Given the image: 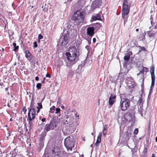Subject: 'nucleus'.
<instances>
[{
	"label": "nucleus",
	"mask_w": 157,
	"mask_h": 157,
	"mask_svg": "<svg viewBox=\"0 0 157 157\" xmlns=\"http://www.w3.org/2000/svg\"><path fill=\"white\" fill-rule=\"evenodd\" d=\"M66 55L68 60L66 65L71 67L78 60L80 54L79 52L77 50L76 47L72 46L69 47L68 52L66 53Z\"/></svg>",
	"instance_id": "nucleus-1"
},
{
	"label": "nucleus",
	"mask_w": 157,
	"mask_h": 157,
	"mask_svg": "<svg viewBox=\"0 0 157 157\" xmlns=\"http://www.w3.org/2000/svg\"><path fill=\"white\" fill-rule=\"evenodd\" d=\"M85 16V12L83 11H77L74 13L71 19L75 25L78 26L83 22Z\"/></svg>",
	"instance_id": "nucleus-2"
},
{
	"label": "nucleus",
	"mask_w": 157,
	"mask_h": 157,
	"mask_svg": "<svg viewBox=\"0 0 157 157\" xmlns=\"http://www.w3.org/2000/svg\"><path fill=\"white\" fill-rule=\"evenodd\" d=\"M130 8L128 6L127 0H124L123 3V6L122 11V17L124 19V24L127 22L128 16L127 15L129 12Z\"/></svg>",
	"instance_id": "nucleus-3"
},
{
	"label": "nucleus",
	"mask_w": 157,
	"mask_h": 157,
	"mask_svg": "<svg viewBox=\"0 0 157 157\" xmlns=\"http://www.w3.org/2000/svg\"><path fill=\"white\" fill-rule=\"evenodd\" d=\"M64 145L67 151L72 150L75 145V141L72 137L69 136L64 140Z\"/></svg>",
	"instance_id": "nucleus-4"
},
{
	"label": "nucleus",
	"mask_w": 157,
	"mask_h": 157,
	"mask_svg": "<svg viewBox=\"0 0 157 157\" xmlns=\"http://www.w3.org/2000/svg\"><path fill=\"white\" fill-rule=\"evenodd\" d=\"M130 103V101L129 99L123 98L121 100L119 107L122 111H125L129 108Z\"/></svg>",
	"instance_id": "nucleus-5"
},
{
	"label": "nucleus",
	"mask_w": 157,
	"mask_h": 157,
	"mask_svg": "<svg viewBox=\"0 0 157 157\" xmlns=\"http://www.w3.org/2000/svg\"><path fill=\"white\" fill-rule=\"evenodd\" d=\"M29 111L28 114L27 120L29 121H32L34 119L35 117L36 112L34 109H29L28 108Z\"/></svg>",
	"instance_id": "nucleus-6"
},
{
	"label": "nucleus",
	"mask_w": 157,
	"mask_h": 157,
	"mask_svg": "<svg viewBox=\"0 0 157 157\" xmlns=\"http://www.w3.org/2000/svg\"><path fill=\"white\" fill-rule=\"evenodd\" d=\"M144 102L143 99L142 98V95H141V97L139 98L137 103L138 111L140 114H142V113Z\"/></svg>",
	"instance_id": "nucleus-7"
},
{
	"label": "nucleus",
	"mask_w": 157,
	"mask_h": 157,
	"mask_svg": "<svg viewBox=\"0 0 157 157\" xmlns=\"http://www.w3.org/2000/svg\"><path fill=\"white\" fill-rule=\"evenodd\" d=\"M150 73L151 75V89H152L154 87L155 82V75L154 74L155 67H152L151 68Z\"/></svg>",
	"instance_id": "nucleus-8"
},
{
	"label": "nucleus",
	"mask_w": 157,
	"mask_h": 157,
	"mask_svg": "<svg viewBox=\"0 0 157 157\" xmlns=\"http://www.w3.org/2000/svg\"><path fill=\"white\" fill-rule=\"evenodd\" d=\"M94 29L92 26L88 27L87 29V35L89 36H92L94 35Z\"/></svg>",
	"instance_id": "nucleus-9"
},
{
	"label": "nucleus",
	"mask_w": 157,
	"mask_h": 157,
	"mask_svg": "<svg viewBox=\"0 0 157 157\" xmlns=\"http://www.w3.org/2000/svg\"><path fill=\"white\" fill-rule=\"evenodd\" d=\"M101 0H95L92 4V6L94 9L98 8L101 5Z\"/></svg>",
	"instance_id": "nucleus-10"
},
{
	"label": "nucleus",
	"mask_w": 157,
	"mask_h": 157,
	"mask_svg": "<svg viewBox=\"0 0 157 157\" xmlns=\"http://www.w3.org/2000/svg\"><path fill=\"white\" fill-rule=\"evenodd\" d=\"M116 96L114 94H111L109 98V104L110 105H112L116 100Z\"/></svg>",
	"instance_id": "nucleus-11"
},
{
	"label": "nucleus",
	"mask_w": 157,
	"mask_h": 157,
	"mask_svg": "<svg viewBox=\"0 0 157 157\" xmlns=\"http://www.w3.org/2000/svg\"><path fill=\"white\" fill-rule=\"evenodd\" d=\"M49 125L50 128L51 130H53L57 126L58 122L54 121H51L49 124H48Z\"/></svg>",
	"instance_id": "nucleus-12"
},
{
	"label": "nucleus",
	"mask_w": 157,
	"mask_h": 157,
	"mask_svg": "<svg viewBox=\"0 0 157 157\" xmlns=\"http://www.w3.org/2000/svg\"><path fill=\"white\" fill-rule=\"evenodd\" d=\"M126 117L127 121L130 122L134 119V116L131 115L130 113H128L126 114Z\"/></svg>",
	"instance_id": "nucleus-13"
},
{
	"label": "nucleus",
	"mask_w": 157,
	"mask_h": 157,
	"mask_svg": "<svg viewBox=\"0 0 157 157\" xmlns=\"http://www.w3.org/2000/svg\"><path fill=\"white\" fill-rule=\"evenodd\" d=\"M101 136L102 133L101 132H100L98 136V138L96 142L94 144V145H96V146H98L99 145V143H100L101 141Z\"/></svg>",
	"instance_id": "nucleus-14"
},
{
	"label": "nucleus",
	"mask_w": 157,
	"mask_h": 157,
	"mask_svg": "<svg viewBox=\"0 0 157 157\" xmlns=\"http://www.w3.org/2000/svg\"><path fill=\"white\" fill-rule=\"evenodd\" d=\"M61 40H62V42H61V44L63 45H67V36H61Z\"/></svg>",
	"instance_id": "nucleus-15"
},
{
	"label": "nucleus",
	"mask_w": 157,
	"mask_h": 157,
	"mask_svg": "<svg viewBox=\"0 0 157 157\" xmlns=\"http://www.w3.org/2000/svg\"><path fill=\"white\" fill-rule=\"evenodd\" d=\"M23 50L24 51V52L25 54V57L26 58L30 57L31 54L29 51L26 50V48L25 47H24Z\"/></svg>",
	"instance_id": "nucleus-16"
},
{
	"label": "nucleus",
	"mask_w": 157,
	"mask_h": 157,
	"mask_svg": "<svg viewBox=\"0 0 157 157\" xmlns=\"http://www.w3.org/2000/svg\"><path fill=\"white\" fill-rule=\"evenodd\" d=\"M127 82V83L128 86L130 88H133L136 86V83L134 81H133Z\"/></svg>",
	"instance_id": "nucleus-17"
},
{
	"label": "nucleus",
	"mask_w": 157,
	"mask_h": 157,
	"mask_svg": "<svg viewBox=\"0 0 157 157\" xmlns=\"http://www.w3.org/2000/svg\"><path fill=\"white\" fill-rule=\"evenodd\" d=\"M94 29L97 30H98L101 27V24L99 23H97L95 24H94L92 25Z\"/></svg>",
	"instance_id": "nucleus-18"
},
{
	"label": "nucleus",
	"mask_w": 157,
	"mask_h": 157,
	"mask_svg": "<svg viewBox=\"0 0 157 157\" xmlns=\"http://www.w3.org/2000/svg\"><path fill=\"white\" fill-rule=\"evenodd\" d=\"M47 133L43 131L40 135V140L44 141L45 136L46 135Z\"/></svg>",
	"instance_id": "nucleus-19"
},
{
	"label": "nucleus",
	"mask_w": 157,
	"mask_h": 157,
	"mask_svg": "<svg viewBox=\"0 0 157 157\" xmlns=\"http://www.w3.org/2000/svg\"><path fill=\"white\" fill-rule=\"evenodd\" d=\"M51 130L49 125L47 124L45 126L44 131L47 133V132Z\"/></svg>",
	"instance_id": "nucleus-20"
},
{
	"label": "nucleus",
	"mask_w": 157,
	"mask_h": 157,
	"mask_svg": "<svg viewBox=\"0 0 157 157\" xmlns=\"http://www.w3.org/2000/svg\"><path fill=\"white\" fill-rule=\"evenodd\" d=\"M92 18L94 21L96 20H101V16L98 14H97L96 16H93Z\"/></svg>",
	"instance_id": "nucleus-21"
},
{
	"label": "nucleus",
	"mask_w": 157,
	"mask_h": 157,
	"mask_svg": "<svg viewBox=\"0 0 157 157\" xmlns=\"http://www.w3.org/2000/svg\"><path fill=\"white\" fill-rule=\"evenodd\" d=\"M39 147H38L39 149H41L43 148L44 146V141L40 140V143L39 144Z\"/></svg>",
	"instance_id": "nucleus-22"
},
{
	"label": "nucleus",
	"mask_w": 157,
	"mask_h": 157,
	"mask_svg": "<svg viewBox=\"0 0 157 157\" xmlns=\"http://www.w3.org/2000/svg\"><path fill=\"white\" fill-rule=\"evenodd\" d=\"M140 73L141 74V76H142V82H143V85L144 84V71H143V70L142 69L141 71H140Z\"/></svg>",
	"instance_id": "nucleus-23"
},
{
	"label": "nucleus",
	"mask_w": 157,
	"mask_h": 157,
	"mask_svg": "<svg viewBox=\"0 0 157 157\" xmlns=\"http://www.w3.org/2000/svg\"><path fill=\"white\" fill-rule=\"evenodd\" d=\"M85 65V62L84 61H83V62H82V63L79 65L78 66V68L77 70H79V69H81Z\"/></svg>",
	"instance_id": "nucleus-24"
},
{
	"label": "nucleus",
	"mask_w": 157,
	"mask_h": 157,
	"mask_svg": "<svg viewBox=\"0 0 157 157\" xmlns=\"http://www.w3.org/2000/svg\"><path fill=\"white\" fill-rule=\"evenodd\" d=\"M131 133L130 132H129L128 131H127L126 134V139L128 140H129V138L131 136Z\"/></svg>",
	"instance_id": "nucleus-25"
},
{
	"label": "nucleus",
	"mask_w": 157,
	"mask_h": 157,
	"mask_svg": "<svg viewBox=\"0 0 157 157\" xmlns=\"http://www.w3.org/2000/svg\"><path fill=\"white\" fill-rule=\"evenodd\" d=\"M147 148H146V147L144 148L143 152V156L144 157H146L147 156Z\"/></svg>",
	"instance_id": "nucleus-26"
},
{
	"label": "nucleus",
	"mask_w": 157,
	"mask_h": 157,
	"mask_svg": "<svg viewBox=\"0 0 157 157\" xmlns=\"http://www.w3.org/2000/svg\"><path fill=\"white\" fill-rule=\"evenodd\" d=\"M124 59L125 61H127L129 60L130 59V55L128 54L124 56Z\"/></svg>",
	"instance_id": "nucleus-27"
},
{
	"label": "nucleus",
	"mask_w": 157,
	"mask_h": 157,
	"mask_svg": "<svg viewBox=\"0 0 157 157\" xmlns=\"http://www.w3.org/2000/svg\"><path fill=\"white\" fill-rule=\"evenodd\" d=\"M126 79L127 81V82L133 81H134V80L132 78L131 76L127 77L126 78Z\"/></svg>",
	"instance_id": "nucleus-28"
},
{
	"label": "nucleus",
	"mask_w": 157,
	"mask_h": 157,
	"mask_svg": "<svg viewBox=\"0 0 157 157\" xmlns=\"http://www.w3.org/2000/svg\"><path fill=\"white\" fill-rule=\"evenodd\" d=\"M13 45L14 48V50L15 51H16V50L19 48L18 46H16V44L15 43H13Z\"/></svg>",
	"instance_id": "nucleus-29"
},
{
	"label": "nucleus",
	"mask_w": 157,
	"mask_h": 157,
	"mask_svg": "<svg viewBox=\"0 0 157 157\" xmlns=\"http://www.w3.org/2000/svg\"><path fill=\"white\" fill-rule=\"evenodd\" d=\"M139 47L141 49L139 50V52H141V51H146V49L144 47H141L140 46H139Z\"/></svg>",
	"instance_id": "nucleus-30"
},
{
	"label": "nucleus",
	"mask_w": 157,
	"mask_h": 157,
	"mask_svg": "<svg viewBox=\"0 0 157 157\" xmlns=\"http://www.w3.org/2000/svg\"><path fill=\"white\" fill-rule=\"evenodd\" d=\"M55 108V106H53L52 107L50 108V112L52 113H53L54 112Z\"/></svg>",
	"instance_id": "nucleus-31"
},
{
	"label": "nucleus",
	"mask_w": 157,
	"mask_h": 157,
	"mask_svg": "<svg viewBox=\"0 0 157 157\" xmlns=\"http://www.w3.org/2000/svg\"><path fill=\"white\" fill-rule=\"evenodd\" d=\"M142 69L143 71L146 73L148 71V68L146 67H145L143 66H142Z\"/></svg>",
	"instance_id": "nucleus-32"
},
{
	"label": "nucleus",
	"mask_w": 157,
	"mask_h": 157,
	"mask_svg": "<svg viewBox=\"0 0 157 157\" xmlns=\"http://www.w3.org/2000/svg\"><path fill=\"white\" fill-rule=\"evenodd\" d=\"M41 84L40 83H37L36 85V87L38 90L41 89Z\"/></svg>",
	"instance_id": "nucleus-33"
},
{
	"label": "nucleus",
	"mask_w": 157,
	"mask_h": 157,
	"mask_svg": "<svg viewBox=\"0 0 157 157\" xmlns=\"http://www.w3.org/2000/svg\"><path fill=\"white\" fill-rule=\"evenodd\" d=\"M138 128H135L134 131V133L136 135L138 134Z\"/></svg>",
	"instance_id": "nucleus-34"
},
{
	"label": "nucleus",
	"mask_w": 157,
	"mask_h": 157,
	"mask_svg": "<svg viewBox=\"0 0 157 157\" xmlns=\"http://www.w3.org/2000/svg\"><path fill=\"white\" fill-rule=\"evenodd\" d=\"M37 105H38V107L40 109H41L42 108V104L41 103H37Z\"/></svg>",
	"instance_id": "nucleus-35"
},
{
	"label": "nucleus",
	"mask_w": 157,
	"mask_h": 157,
	"mask_svg": "<svg viewBox=\"0 0 157 157\" xmlns=\"http://www.w3.org/2000/svg\"><path fill=\"white\" fill-rule=\"evenodd\" d=\"M56 112H55V113L56 114L58 113L60 111V109L59 108H57L56 109Z\"/></svg>",
	"instance_id": "nucleus-36"
},
{
	"label": "nucleus",
	"mask_w": 157,
	"mask_h": 157,
	"mask_svg": "<svg viewBox=\"0 0 157 157\" xmlns=\"http://www.w3.org/2000/svg\"><path fill=\"white\" fill-rule=\"evenodd\" d=\"M52 154H56V153H57V152L56 151V148L54 147V148L52 150Z\"/></svg>",
	"instance_id": "nucleus-37"
},
{
	"label": "nucleus",
	"mask_w": 157,
	"mask_h": 157,
	"mask_svg": "<svg viewBox=\"0 0 157 157\" xmlns=\"http://www.w3.org/2000/svg\"><path fill=\"white\" fill-rule=\"evenodd\" d=\"M33 45H33L34 48H36L37 47V42L36 41L34 42Z\"/></svg>",
	"instance_id": "nucleus-38"
},
{
	"label": "nucleus",
	"mask_w": 157,
	"mask_h": 157,
	"mask_svg": "<svg viewBox=\"0 0 157 157\" xmlns=\"http://www.w3.org/2000/svg\"><path fill=\"white\" fill-rule=\"evenodd\" d=\"M148 35L150 37H152L154 36V34L151 33V32H149Z\"/></svg>",
	"instance_id": "nucleus-39"
},
{
	"label": "nucleus",
	"mask_w": 157,
	"mask_h": 157,
	"mask_svg": "<svg viewBox=\"0 0 157 157\" xmlns=\"http://www.w3.org/2000/svg\"><path fill=\"white\" fill-rule=\"evenodd\" d=\"M29 127L31 128V127L33 125V122L31 121H29Z\"/></svg>",
	"instance_id": "nucleus-40"
},
{
	"label": "nucleus",
	"mask_w": 157,
	"mask_h": 157,
	"mask_svg": "<svg viewBox=\"0 0 157 157\" xmlns=\"http://www.w3.org/2000/svg\"><path fill=\"white\" fill-rule=\"evenodd\" d=\"M43 38V36L42 35H41V34L39 35L38 36V39L39 40L41 39H42Z\"/></svg>",
	"instance_id": "nucleus-41"
},
{
	"label": "nucleus",
	"mask_w": 157,
	"mask_h": 157,
	"mask_svg": "<svg viewBox=\"0 0 157 157\" xmlns=\"http://www.w3.org/2000/svg\"><path fill=\"white\" fill-rule=\"evenodd\" d=\"M108 128L107 127V125H105L103 128V130H107Z\"/></svg>",
	"instance_id": "nucleus-42"
},
{
	"label": "nucleus",
	"mask_w": 157,
	"mask_h": 157,
	"mask_svg": "<svg viewBox=\"0 0 157 157\" xmlns=\"http://www.w3.org/2000/svg\"><path fill=\"white\" fill-rule=\"evenodd\" d=\"M107 130H105V131H104L103 130V135L104 136H105L106 135V134L107 133Z\"/></svg>",
	"instance_id": "nucleus-43"
},
{
	"label": "nucleus",
	"mask_w": 157,
	"mask_h": 157,
	"mask_svg": "<svg viewBox=\"0 0 157 157\" xmlns=\"http://www.w3.org/2000/svg\"><path fill=\"white\" fill-rule=\"evenodd\" d=\"M23 111L24 112V113H25L26 111H27V109L25 107H24L23 108Z\"/></svg>",
	"instance_id": "nucleus-44"
},
{
	"label": "nucleus",
	"mask_w": 157,
	"mask_h": 157,
	"mask_svg": "<svg viewBox=\"0 0 157 157\" xmlns=\"http://www.w3.org/2000/svg\"><path fill=\"white\" fill-rule=\"evenodd\" d=\"M60 152L61 153V154H65L66 153V151H62Z\"/></svg>",
	"instance_id": "nucleus-45"
},
{
	"label": "nucleus",
	"mask_w": 157,
	"mask_h": 157,
	"mask_svg": "<svg viewBox=\"0 0 157 157\" xmlns=\"http://www.w3.org/2000/svg\"><path fill=\"white\" fill-rule=\"evenodd\" d=\"M46 77H49V78H50L51 75L49 74H47L46 75Z\"/></svg>",
	"instance_id": "nucleus-46"
},
{
	"label": "nucleus",
	"mask_w": 157,
	"mask_h": 157,
	"mask_svg": "<svg viewBox=\"0 0 157 157\" xmlns=\"http://www.w3.org/2000/svg\"><path fill=\"white\" fill-rule=\"evenodd\" d=\"M45 120H46V118H42L41 119V121H42V122H44L45 121Z\"/></svg>",
	"instance_id": "nucleus-47"
},
{
	"label": "nucleus",
	"mask_w": 157,
	"mask_h": 157,
	"mask_svg": "<svg viewBox=\"0 0 157 157\" xmlns=\"http://www.w3.org/2000/svg\"><path fill=\"white\" fill-rule=\"evenodd\" d=\"M96 39L95 38H94L93 39V42L94 43H95L96 42Z\"/></svg>",
	"instance_id": "nucleus-48"
},
{
	"label": "nucleus",
	"mask_w": 157,
	"mask_h": 157,
	"mask_svg": "<svg viewBox=\"0 0 157 157\" xmlns=\"http://www.w3.org/2000/svg\"><path fill=\"white\" fill-rule=\"evenodd\" d=\"M35 80L36 81H38L39 80V77L37 76H36L35 77Z\"/></svg>",
	"instance_id": "nucleus-49"
},
{
	"label": "nucleus",
	"mask_w": 157,
	"mask_h": 157,
	"mask_svg": "<svg viewBox=\"0 0 157 157\" xmlns=\"http://www.w3.org/2000/svg\"><path fill=\"white\" fill-rule=\"evenodd\" d=\"M54 157H59V155L57 153V154H56Z\"/></svg>",
	"instance_id": "nucleus-50"
},
{
	"label": "nucleus",
	"mask_w": 157,
	"mask_h": 157,
	"mask_svg": "<svg viewBox=\"0 0 157 157\" xmlns=\"http://www.w3.org/2000/svg\"><path fill=\"white\" fill-rule=\"evenodd\" d=\"M37 109H38V110L37 111V113H39V112L40 111V109L38 107H37Z\"/></svg>",
	"instance_id": "nucleus-51"
},
{
	"label": "nucleus",
	"mask_w": 157,
	"mask_h": 157,
	"mask_svg": "<svg viewBox=\"0 0 157 157\" xmlns=\"http://www.w3.org/2000/svg\"><path fill=\"white\" fill-rule=\"evenodd\" d=\"M79 116L78 115H77V113L75 114V117H78Z\"/></svg>",
	"instance_id": "nucleus-52"
},
{
	"label": "nucleus",
	"mask_w": 157,
	"mask_h": 157,
	"mask_svg": "<svg viewBox=\"0 0 157 157\" xmlns=\"http://www.w3.org/2000/svg\"><path fill=\"white\" fill-rule=\"evenodd\" d=\"M151 157H155V155L154 154H153L152 155Z\"/></svg>",
	"instance_id": "nucleus-53"
},
{
	"label": "nucleus",
	"mask_w": 157,
	"mask_h": 157,
	"mask_svg": "<svg viewBox=\"0 0 157 157\" xmlns=\"http://www.w3.org/2000/svg\"><path fill=\"white\" fill-rule=\"evenodd\" d=\"M61 108L62 109H64V106L63 105H62L61 106Z\"/></svg>",
	"instance_id": "nucleus-54"
},
{
	"label": "nucleus",
	"mask_w": 157,
	"mask_h": 157,
	"mask_svg": "<svg viewBox=\"0 0 157 157\" xmlns=\"http://www.w3.org/2000/svg\"><path fill=\"white\" fill-rule=\"evenodd\" d=\"M140 75H141V74L140 73V72H139V73L137 74V76H139Z\"/></svg>",
	"instance_id": "nucleus-55"
},
{
	"label": "nucleus",
	"mask_w": 157,
	"mask_h": 157,
	"mask_svg": "<svg viewBox=\"0 0 157 157\" xmlns=\"http://www.w3.org/2000/svg\"><path fill=\"white\" fill-rule=\"evenodd\" d=\"M5 90H6V91H7L8 90V88H5Z\"/></svg>",
	"instance_id": "nucleus-56"
},
{
	"label": "nucleus",
	"mask_w": 157,
	"mask_h": 157,
	"mask_svg": "<svg viewBox=\"0 0 157 157\" xmlns=\"http://www.w3.org/2000/svg\"><path fill=\"white\" fill-rule=\"evenodd\" d=\"M155 29H157V24H156V25H155Z\"/></svg>",
	"instance_id": "nucleus-57"
},
{
	"label": "nucleus",
	"mask_w": 157,
	"mask_h": 157,
	"mask_svg": "<svg viewBox=\"0 0 157 157\" xmlns=\"http://www.w3.org/2000/svg\"><path fill=\"white\" fill-rule=\"evenodd\" d=\"M1 48L2 49V51L3 52L4 51V49L2 48Z\"/></svg>",
	"instance_id": "nucleus-58"
},
{
	"label": "nucleus",
	"mask_w": 157,
	"mask_h": 157,
	"mask_svg": "<svg viewBox=\"0 0 157 157\" xmlns=\"http://www.w3.org/2000/svg\"><path fill=\"white\" fill-rule=\"evenodd\" d=\"M88 42L90 44L91 43L90 40H88Z\"/></svg>",
	"instance_id": "nucleus-59"
},
{
	"label": "nucleus",
	"mask_w": 157,
	"mask_h": 157,
	"mask_svg": "<svg viewBox=\"0 0 157 157\" xmlns=\"http://www.w3.org/2000/svg\"><path fill=\"white\" fill-rule=\"evenodd\" d=\"M44 82H45V81H44V80H43L42 81V83H44Z\"/></svg>",
	"instance_id": "nucleus-60"
},
{
	"label": "nucleus",
	"mask_w": 157,
	"mask_h": 157,
	"mask_svg": "<svg viewBox=\"0 0 157 157\" xmlns=\"http://www.w3.org/2000/svg\"><path fill=\"white\" fill-rule=\"evenodd\" d=\"M88 47H89L88 46H86V48L87 49H88Z\"/></svg>",
	"instance_id": "nucleus-61"
},
{
	"label": "nucleus",
	"mask_w": 157,
	"mask_h": 157,
	"mask_svg": "<svg viewBox=\"0 0 157 157\" xmlns=\"http://www.w3.org/2000/svg\"><path fill=\"white\" fill-rule=\"evenodd\" d=\"M8 136H10V133H9V132L8 133Z\"/></svg>",
	"instance_id": "nucleus-62"
},
{
	"label": "nucleus",
	"mask_w": 157,
	"mask_h": 157,
	"mask_svg": "<svg viewBox=\"0 0 157 157\" xmlns=\"http://www.w3.org/2000/svg\"><path fill=\"white\" fill-rule=\"evenodd\" d=\"M142 137H141L139 138V139L140 140H141L142 139Z\"/></svg>",
	"instance_id": "nucleus-63"
},
{
	"label": "nucleus",
	"mask_w": 157,
	"mask_h": 157,
	"mask_svg": "<svg viewBox=\"0 0 157 157\" xmlns=\"http://www.w3.org/2000/svg\"><path fill=\"white\" fill-rule=\"evenodd\" d=\"M156 141L157 142V136L156 138Z\"/></svg>",
	"instance_id": "nucleus-64"
}]
</instances>
